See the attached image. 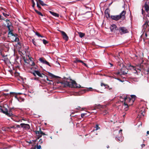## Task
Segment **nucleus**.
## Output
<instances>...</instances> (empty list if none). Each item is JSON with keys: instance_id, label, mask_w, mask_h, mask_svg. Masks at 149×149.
<instances>
[{"instance_id": "c9c22d12", "label": "nucleus", "mask_w": 149, "mask_h": 149, "mask_svg": "<svg viewBox=\"0 0 149 149\" xmlns=\"http://www.w3.org/2000/svg\"><path fill=\"white\" fill-rule=\"evenodd\" d=\"M32 3V7L33 8H34L35 6V3L34 2V0H31Z\"/></svg>"}, {"instance_id": "473e14b6", "label": "nucleus", "mask_w": 149, "mask_h": 149, "mask_svg": "<svg viewBox=\"0 0 149 149\" xmlns=\"http://www.w3.org/2000/svg\"><path fill=\"white\" fill-rule=\"evenodd\" d=\"M95 128H96L95 130H97L100 129V127H99L98 125H96L95 127Z\"/></svg>"}, {"instance_id": "aec40b11", "label": "nucleus", "mask_w": 149, "mask_h": 149, "mask_svg": "<svg viewBox=\"0 0 149 149\" xmlns=\"http://www.w3.org/2000/svg\"><path fill=\"white\" fill-rule=\"evenodd\" d=\"M29 65L31 66H33L35 65V63L34 62L32 61L31 59L30 58V61L29 62Z\"/></svg>"}, {"instance_id": "c756f323", "label": "nucleus", "mask_w": 149, "mask_h": 149, "mask_svg": "<svg viewBox=\"0 0 149 149\" xmlns=\"http://www.w3.org/2000/svg\"><path fill=\"white\" fill-rule=\"evenodd\" d=\"M35 34H36V35L37 36L39 37H42V38L43 37V36H42L40 34V33H39L38 32H35Z\"/></svg>"}, {"instance_id": "423d86ee", "label": "nucleus", "mask_w": 149, "mask_h": 149, "mask_svg": "<svg viewBox=\"0 0 149 149\" xmlns=\"http://www.w3.org/2000/svg\"><path fill=\"white\" fill-rule=\"evenodd\" d=\"M35 132L36 135V137L37 138V139H39L42 135H45V134L40 129L39 131H36Z\"/></svg>"}, {"instance_id": "0eeeda50", "label": "nucleus", "mask_w": 149, "mask_h": 149, "mask_svg": "<svg viewBox=\"0 0 149 149\" xmlns=\"http://www.w3.org/2000/svg\"><path fill=\"white\" fill-rule=\"evenodd\" d=\"M33 74L35 76H36V74H37V75H38V76L42 77H43V76H45V74H42L38 70H35L34 71V72L33 73Z\"/></svg>"}, {"instance_id": "09e8293b", "label": "nucleus", "mask_w": 149, "mask_h": 149, "mask_svg": "<svg viewBox=\"0 0 149 149\" xmlns=\"http://www.w3.org/2000/svg\"><path fill=\"white\" fill-rule=\"evenodd\" d=\"M93 91H97V92H99V91H97V90H95V89L93 90Z\"/></svg>"}, {"instance_id": "4c0bfd02", "label": "nucleus", "mask_w": 149, "mask_h": 149, "mask_svg": "<svg viewBox=\"0 0 149 149\" xmlns=\"http://www.w3.org/2000/svg\"><path fill=\"white\" fill-rule=\"evenodd\" d=\"M49 75L50 76L54 78H55L56 77V76H55L54 75H53V74L51 73L49 74Z\"/></svg>"}, {"instance_id": "9b49d317", "label": "nucleus", "mask_w": 149, "mask_h": 149, "mask_svg": "<svg viewBox=\"0 0 149 149\" xmlns=\"http://www.w3.org/2000/svg\"><path fill=\"white\" fill-rule=\"evenodd\" d=\"M61 33L63 36V38L65 40L67 41L68 39V37L66 33L63 31H61Z\"/></svg>"}, {"instance_id": "412c9836", "label": "nucleus", "mask_w": 149, "mask_h": 149, "mask_svg": "<svg viewBox=\"0 0 149 149\" xmlns=\"http://www.w3.org/2000/svg\"><path fill=\"white\" fill-rule=\"evenodd\" d=\"M93 91V89L91 87L87 88L86 89H85L83 90V91H84V92H86V91Z\"/></svg>"}, {"instance_id": "4be33fe9", "label": "nucleus", "mask_w": 149, "mask_h": 149, "mask_svg": "<svg viewBox=\"0 0 149 149\" xmlns=\"http://www.w3.org/2000/svg\"><path fill=\"white\" fill-rule=\"evenodd\" d=\"M116 139L117 141L122 142L123 140V137H121L120 138L119 137V138H118L117 137H116Z\"/></svg>"}, {"instance_id": "7c9ffc66", "label": "nucleus", "mask_w": 149, "mask_h": 149, "mask_svg": "<svg viewBox=\"0 0 149 149\" xmlns=\"http://www.w3.org/2000/svg\"><path fill=\"white\" fill-rule=\"evenodd\" d=\"M12 29L11 30H10V31H8V35H10V34L11 35L12 37V36H13V35H15L13 34V33L12 32Z\"/></svg>"}, {"instance_id": "4d7b16f0", "label": "nucleus", "mask_w": 149, "mask_h": 149, "mask_svg": "<svg viewBox=\"0 0 149 149\" xmlns=\"http://www.w3.org/2000/svg\"><path fill=\"white\" fill-rule=\"evenodd\" d=\"M110 64L111 65V66H113V65H112L111 63H110Z\"/></svg>"}, {"instance_id": "37998d69", "label": "nucleus", "mask_w": 149, "mask_h": 149, "mask_svg": "<svg viewBox=\"0 0 149 149\" xmlns=\"http://www.w3.org/2000/svg\"><path fill=\"white\" fill-rule=\"evenodd\" d=\"M3 15L6 17H7V16H9L7 14H6L5 13H3Z\"/></svg>"}, {"instance_id": "393cba45", "label": "nucleus", "mask_w": 149, "mask_h": 149, "mask_svg": "<svg viewBox=\"0 0 149 149\" xmlns=\"http://www.w3.org/2000/svg\"><path fill=\"white\" fill-rule=\"evenodd\" d=\"M7 27L8 29V31H10V30H11L12 29L13 26L12 25V24L7 25Z\"/></svg>"}, {"instance_id": "13d9d810", "label": "nucleus", "mask_w": 149, "mask_h": 149, "mask_svg": "<svg viewBox=\"0 0 149 149\" xmlns=\"http://www.w3.org/2000/svg\"><path fill=\"white\" fill-rule=\"evenodd\" d=\"M50 138H51V139H52V136L50 137Z\"/></svg>"}, {"instance_id": "20e7f679", "label": "nucleus", "mask_w": 149, "mask_h": 149, "mask_svg": "<svg viewBox=\"0 0 149 149\" xmlns=\"http://www.w3.org/2000/svg\"><path fill=\"white\" fill-rule=\"evenodd\" d=\"M146 65H145L143 66V67L142 68H138L137 67H134V66L131 65H128V67L130 68V69L131 70H135L136 72H137V70H138L139 71H141L143 70H144V71H146L148 72L149 71V69L148 68H146L145 67L146 66Z\"/></svg>"}, {"instance_id": "680f3d73", "label": "nucleus", "mask_w": 149, "mask_h": 149, "mask_svg": "<svg viewBox=\"0 0 149 149\" xmlns=\"http://www.w3.org/2000/svg\"><path fill=\"white\" fill-rule=\"evenodd\" d=\"M123 116H125V115H124Z\"/></svg>"}, {"instance_id": "f8f14e48", "label": "nucleus", "mask_w": 149, "mask_h": 149, "mask_svg": "<svg viewBox=\"0 0 149 149\" xmlns=\"http://www.w3.org/2000/svg\"><path fill=\"white\" fill-rule=\"evenodd\" d=\"M144 7L145 10L146 11V12L148 13L149 10V6L148 5V2H146L144 5Z\"/></svg>"}, {"instance_id": "a18cd8bd", "label": "nucleus", "mask_w": 149, "mask_h": 149, "mask_svg": "<svg viewBox=\"0 0 149 149\" xmlns=\"http://www.w3.org/2000/svg\"><path fill=\"white\" fill-rule=\"evenodd\" d=\"M32 79H34V80H38V79L36 78H33Z\"/></svg>"}, {"instance_id": "ddd939ff", "label": "nucleus", "mask_w": 149, "mask_h": 149, "mask_svg": "<svg viewBox=\"0 0 149 149\" xmlns=\"http://www.w3.org/2000/svg\"><path fill=\"white\" fill-rule=\"evenodd\" d=\"M122 70L123 69H122L120 70V71L118 72H116V74L120 75H125L127 74V73L126 72H125L123 71Z\"/></svg>"}, {"instance_id": "a878e982", "label": "nucleus", "mask_w": 149, "mask_h": 149, "mask_svg": "<svg viewBox=\"0 0 149 149\" xmlns=\"http://www.w3.org/2000/svg\"><path fill=\"white\" fill-rule=\"evenodd\" d=\"M34 10L38 15H41L42 16H43V14L40 12L38 11V10L36 9H34Z\"/></svg>"}, {"instance_id": "2eb2a0df", "label": "nucleus", "mask_w": 149, "mask_h": 149, "mask_svg": "<svg viewBox=\"0 0 149 149\" xmlns=\"http://www.w3.org/2000/svg\"><path fill=\"white\" fill-rule=\"evenodd\" d=\"M11 38H13V41L18 42L19 40L18 38L16 36V34L13 35Z\"/></svg>"}, {"instance_id": "052dcab7", "label": "nucleus", "mask_w": 149, "mask_h": 149, "mask_svg": "<svg viewBox=\"0 0 149 149\" xmlns=\"http://www.w3.org/2000/svg\"><path fill=\"white\" fill-rule=\"evenodd\" d=\"M145 35H146V36H147V34H146Z\"/></svg>"}, {"instance_id": "bf43d9fd", "label": "nucleus", "mask_w": 149, "mask_h": 149, "mask_svg": "<svg viewBox=\"0 0 149 149\" xmlns=\"http://www.w3.org/2000/svg\"><path fill=\"white\" fill-rule=\"evenodd\" d=\"M105 113L103 114V115H105Z\"/></svg>"}, {"instance_id": "864d4df0", "label": "nucleus", "mask_w": 149, "mask_h": 149, "mask_svg": "<svg viewBox=\"0 0 149 149\" xmlns=\"http://www.w3.org/2000/svg\"><path fill=\"white\" fill-rule=\"evenodd\" d=\"M15 97L18 99V98H17V96H15Z\"/></svg>"}, {"instance_id": "79ce46f5", "label": "nucleus", "mask_w": 149, "mask_h": 149, "mask_svg": "<svg viewBox=\"0 0 149 149\" xmlns=\"http://www.w3.org/2000/svg\"><path fill=\"white\" fill-rule=\"evenodd\" d=\"M39 142L40 144L42 143L43 142L42 140L41 139H40Z\"/></svg>"}, {"instance_id": "e433bc0d", "label": "nucleus", "mask_w": 149, "mask_h": 149, "mask_svg": "<svg viewBox=\"0 0 149 149\" xmlns=\"http://www.w3.org/2000/svg\"><path fill=\"white\" fill-rule=\"evenodd\" d=\"M36 148L37 149H41V146L40 145H37Z\"/></svg>"}, {"instance_id": "bb28decb", "label": "nucleus", "mask_w": 149, "mask_h": 149, "mask_svg": "<svg viewBox=\"0 0 149 149\" xmlns=\"http://www.w3.org/2000/svg\"><path fill=\"white\" fill-rule=\"evenodd\" d=\"M82 61L81 60H79L78 59V58H76L75 59V60L74 61V62L75 63H77L78 62H82Z\"/></svg>"}, {"instance_id": "a211bd4d", "label": "nucleus", "mask_w": 149, "mask_h": 149, "mask_svg": "<svg viewBox=\"0 0 149 149\" xmlns=\"http://www.w3.org/2000/svg\"><path fill=\"white\" fill-rule=\"evenodd\" d=\"M149 25L148 24V23L147 22H146L143 25V27L144 29H146L147 28V27Z\"/></svg>"}, {"instance_id": "f03ea898", "label": "nucleus", "mask_w": 149, "mask_h": 149, "mask_svg": "<svg viewBox=\"0 0 149 149\" xmlns=\"http://www.w3.org/2000/svg\"><path fill=\"white\" fill-rule=\"evenodd\" d=\"M65 84L66 86L71 88H79L81 87L80 85L77 84L75 81L72 80H70V81H66L65 82Z\"/></svg>"}, {"instance_id": "49530a36", "label": "nucleus", "mask_w": 149, "mask_h": 149, "mask_svg": "<svg viewBox=\"0 0 149 149\" xmlns=\"http://www.w3.org/2000/svg\"><path fill=\"white\" fill-rule=\"evenodd\" d=\"M145 12V11L143 10V9H142V13L143 15L144 13Z\"/></svg>"}, {"instance_id": "f704fd0d", "label": "nucleus", "mask_w": 149, "mask_h": 149, "mask_svg": "<svg viewBox=\"0 0 149 149\" xmlns=\"http://www.w3.org/2000/svg\"><path fill=\"white\" fill-rule=\"evenodd\" d=\"M42 41H43V43L45 45L48 43V42L45 39H43L42 40Z\"/></svg>"}, {"instance_id": "5fc2aeb1", "label": "nucleus", "mask_w": 149, "mask_h": 149, "mask_svg": "<svg viewBox=\"0 0 149 149\" xmlns=\"http://www.w3.org/2000/svg\"><path fill=\"white\" fill-rule=\"evenodd\" d=\"M105 111V113H106L107 112V111Z\"/></svg>"}, {"instance_id": "b1692460", "label": "nucleus", "mask_w": 149, "mask_h": 149, "mask_svg": "<svg viewBox=\"0 0 149 149\" xmlns=\"http://www.w3.org/2000/svg\"><path fill=\"white\" fill-rule=\"evenodd\" d=\"M5 21H6V24H7V25H8L12 24L11 22H10L9 20L8 19H6Z\"/></svg>"}, {"instance_id": "39448f33", "label": "nucleus", "mask_w": 149, "mask_h": 149, "mask_svg": "<svg viewBox=\"0 0 149 149\" xmlns=\"http://www.w3.org/2000/svg\"><path fill=\"white\" fill-rule=\"evenodd\" d=\"M118 30L120 35H123L128 32V29L126 27L124 26L119 27Z\"/></svg>"}, {"instance_id": "f3484780", "label": "nucleus", "mask_w": 149, "mask_h": 149, "mask_svg": "<svg viewBox=\"0 0 149 149\" xmlns=\"http://www.w3.org/2000/svg\"><path fill=\"white\" fill-rule=\"evenodd\" d=\"M49 12L53 16L56 17H59V14L56 13H54L53 12L51 11H49Z\"/></svg>"}, {"instance_id": "7ed1b4c3", "label": "nucleus", "mask_w": 149, "mask_h": 149, "mask_svg": "<svg viewBox=\"0 0 149 149\" xmlns=\"http://www.w3.org/2000/svg\"><path fill=\"white\" fill-rule=\"evenodd\" d=\"M126 11L123 10L120 14V15L112 16L111 18L112 19L115 20H118L120 19H125V15L126 14Z\"/></svg>"}, {"instance_id": "4468645a", "label": "nucleus", "mask_w": 149, "mask_h": 149, "mask_svg": "<svg viewBox=\"0 0 149 149\" xmlns=\"http://www.w3.org/2000/svg\"><path fill=\"white\" fill-rule=\"evenodd\" d=\"M20 126L17 125H15L14 126H10V127H7V128L10 129L11 128H12L14 129H16L17 128H19Z\"/></svg>"}, {"instance_id": "ea45409f", "label": "nucleus", "mask_w": 149, "mask_h": 149, "mask_svg": "<svg viewBox=\"0 0 149 149\" xmlns=\"http://www.w3.org/2000/svg\"><path fill=\"white\" fill-rule=\"evenodd\" d=\"M86 113H82L81 114V117L82 118H83L84 116L86 114Z\"/></svg>"}, {"instance_id": "c85d7f7f", "label": "nucleus", "mask_w": 149, "mask_h": 149, "mask_svg": "<svg viewBox=\"0 0 149 149\" xmlns=\"http://www.w3.org/2000/svg\"><path fill=\"white\" fill-rule=\"evenodd\" d=\"M101 86H104V87H105V88H107V87H108V86L107 85V84H103V83H101Z\"/></svg>"}, {"instance_id": "3c124183", "label": "nucleus", "mask_w": 149, "mask_h": 149, "mask_svg": "<svg viewBox=\"0 0 149 149\" xmlns=\"http://www.w3.org/2000/svg\"><path fill=\"white\" fill-rule=\"evenodd\" d=\"M122 131V130H120L119 131V133H120V132H121Z\"/></svg>"}, {"instance_id": "6ab92c4d", "label": "nucleus", "mask_w": 149, "mask_h": 149, "mask_svg": "<svg viewBox=\"0 0 149 149\" xmlns=\"http://www.w3.org/2000/svg\"><path fill=\"white\" fill-rule=\"evenodd\" d=\"M38 3L39 2L42 6H47V5L43 2L41 0H38Z\"/></svg>"}, {"instance_id": "72a5a7b5", "label": "nucleus", "mask_w": 149, "mask_h": 149, "mask_svg": "<svg viewBox=\"0 0 149 149\" xmlns=\"http://www.w3.org/2000/svg\"><path fill=\"white\" fill-rule=\"evenodd\" d=\"M45 76L46 77H45V76H43V77H42V78H44V79L45 80V81L47 80V81H49V80L48 79L47 77L45 75Z\"/></svg>"}, {"instance_id": "c03bdc74", "label": "nucleus", "mask_w": 149, "mask_h": 149, "mask_svg": "<svg viewBox=\"0 0 149 149\" xmlns=\"http://www.w3.org/2000/svg\"><path fill=\"white\" fill-rule=\"evenodd\" d=\"M81 108L80 107H78L77 108H76V109H78V110H81Z\"/></svg>"}, {"instance_id": "cd10ccee", "label": "nucleus", "mask_w": 149, "mask_h": 149, "mask_svg": "<svg viewBox=\"0 0 149 149\" xmlns=\"http://www.w3.org/2000/svg\"><path fill=\"white\" fill-rule=\"evenodd\" d=\"M32 42L35 46H37L35 40V39H33L32 40Z\"/></svg>"}, {"instance_id": "6e6d98bb", "label": "nucleus", "mask_w": 149, "mask_h": 149, "mask_svg": "<svg viewBox=\"0 0 149 149\" xmlns=\"http://www.w3.org/2000/svg\"><path fill=\"white\" fill-rule=\"evenodd\" d=\"M107 147V148H108L109 147V146H108Z\"/></svg>"}, {"instance_id": "f257e3e1", "label": "nucleus", "mask_w": 149, "mask_h": 149, "mask_svg": "<svg viewBox=\"0 0 149 149\" xmlns=\"http://www.w3.org/2000/svg\"><path fill=\"white\" fill-rule=\"evenodd\" d=\"M131 97H125L122 96L120 98V100L121 102L124 101V104L125 108H127L128 106H130L132 104L135 99L136 96L134 95H131Z\"/></svg>"}, {"instance_id": "8fccbe9b", "label": "nucleus", "mask_w": 149, "mask_h": 149, "mask_svg": "<svg viewBox=\"0 0 149 149\" xmlns=\"http://www.w3.org/2000/svg\"><path fill=\"white\" fill-rule=\"evenodd\" d=\"M147 134H149V131H147Z\"/></svg>"}, {"instance_id": "603ef678", "label": "nucleus", "mask_w": 149, "mask_h": 149, "mask_svg": "<svg viewBox=\"0 0 149 149\" xmlns=\"http://www.w3.org/2000/svg\"><path fill=\"white\" fill-rule=\"evenodd\" d=\"M108 10L106 9L105 11V13H106V12H107V11Z\"/></svg>"}, {"instance_id": "a19ab883", "label": "nucleus", "mask_w": 149, "mask_h": 149, "mask_svg": "<svg viewBox=\"0 0 149 149\" xmlns=\"http://www.w3.org/2000/svg\"><path fill=\"white\" fill-rule=\"evenodd\" d=\"M81 63H82V64L84 65V66H85L86 67H87V64L84 63L83 61H82V62H81Z\"/></svg>"}, {"instance_id": "e2e57ef3", "label": "nucleus", "mask_w": 149, "mask_h": 149, "mask_svg": "<svg viewBox=\"0 0 149 149\" xmlns=\"http://www.w3.org/2000/svg\"><path fill=\"white\" fill-rule=\"evenodd\" d=\"M17 1V0H16Z\"/></svg>"}, {"instance_id": "6e6552de", "label": "nucleus", "mask_w": 149, "mask_h": 149, "mask_svg": "<svg viewBox=\"0 0 149 149\" xmlns=\"http://www.w3.org/2000/svg\"><path fill=\"white\" fill-rule=\"evenodd\" d=\"M39 61L42 63L47 65L51 67L50 65L49 64V63L45 59L43 58H40L39 59Z\"/></svg>"}, {"instance_id": "1a4fd4ad", "label": "nucleus", "mask_w": 149, "mask_h": 149, "mask_svg": "<svg viewBox=\"0 0 149 149\" xmlns=\"http://www.w3.org/2000/svg\"><path fill=\"white\" fill-rule=\"evenodd\" d=\"M111 31V32H115L116 30H118V29L117 27V26L114 24L111 25L110 27Z\"/></svg>"}, {"instance_id": "5701e85b", "label": "nucleus", "mask_w": 149, "mask_h": 149, "mask_svg": "<svg viewBox=\"0 0 149 149\" xmlns=\"http://www.w3.org/2000/svg\"><path fill=\"white\" fill-rule=\"evenodd\" d=\"M78 34L79 37L81 38H82L85 36L84 33L81 32H79Z\"/></svg>"}, {"instance_id": "dca6fc26", "label": "nucleus", "mask_w": 149, "mask_h": 149, "mask_svg": "<svg viewBox=\"0 0 149 149\" xmlns=\"http://www.w3.org/2000/svg\"><path fill=\"white\" fill-rule=\"evenodd\" d=\"M0 112H1L3 113H6L8 116H11V115L12 114L11 113V114L8 113L7 111H4L2 108V107L0 105Z\"/></svg>"}, {"instance_id": "58836bf2", "label": "nucleus", "mask_w": 149, "mask_h": 149, "mask_svg": "<svg viewBox=\"0 0 149 149\" xmlns=\"http://www.w3.org/2000/svg\"><path fill=\"white\" fill-rule=\"evenodd\" d=\"M37 7H38V8H41V6H40V5L38 3V1H37Z\"/></svg>"}, {"instance_id": "9d476101", "label": "nucleus", "mask_w": 149, "mask_h": 149, "mask_svg": "<svg viewBox=\"0 0 149 149\" xmlns=\"http://www.w3.org/2000/svg\"><path fill=\"white\" fill-rule=\"evenodd\" d=\"M20 125L22 127L24 128L26 130H28L30 128L29 125L28 124H25L24 123H21Z\"/></svg>"}, {"instance_id": "de8ad7c7", "label": "nucleus", "mask_w": 149, "mask_h": 149, "mask_svg": "<svg viewBox=\"0 0 149 149\" xmlns=\"http://www.w3.org/2000/svg\"><path fill=\"white\" fill-rule=\"evenodd\" d=\"M145 146V145L144 144H143L142 145H141V146L142 148L143 147Z\"/></svg>"}, {"instance_id": "2f4dec72", "label": "nucleus", "mask_w": 149, "mask_h": 149, "mask_svg": "<svg viewBox=\"0 0 149 149\" xmlns=\"http://www.w3.org/2000/svg\"><path fill=\"white\" fill-rule=\"evenodd\" d=\"M146 22H149V15H147L146 17Z\"/></svg>"}]
</instances>
